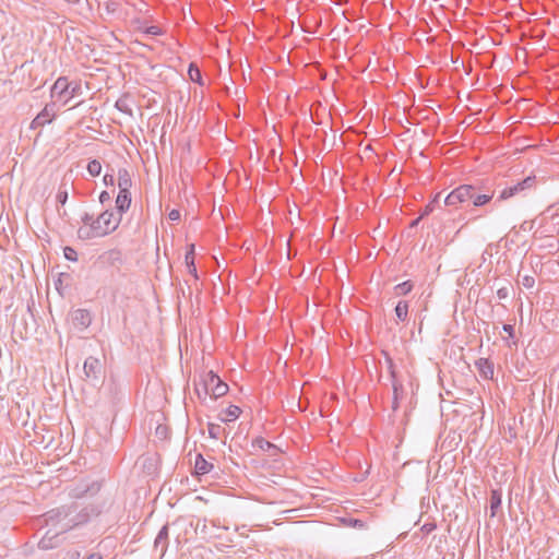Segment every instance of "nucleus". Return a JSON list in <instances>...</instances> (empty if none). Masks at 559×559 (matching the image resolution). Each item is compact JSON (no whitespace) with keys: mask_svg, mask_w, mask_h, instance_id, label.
Listing matches in <instances>:
<instances>
[{"mask_svg":"<svg viewBox=\"0 0 559 559\" xmlns=\"http://www.w3.org/2000/svg\"><path fill=\"white\" fill-rule=\"evenodd\" d=\"M495 198V190L484 185H461L452 190L445 198L448 206L473 205L484 207Z\"/></svg>","mask_w":559,"mask_h":559,"instance_id":"f257e3e1","label":"nucleus"},{"mask_svg":"<svg viewBox=\"0 0 559 559\" xmlns=\"http://www.w3.org/2000/svg\"><path fill=\"white\" fill-rule=\"evenodd\" d=\"M536 186V177L535 176H527L521 181H518L514 185H511L509 187H506L502 189L499 193V195L495 200V205L501 203L502 201L509 200L511 198L518 197V195H526V192L535 188Z\"/></svg>","mask_w":559,"mask_h":559,"instance_id":"f03ea898","label":"nucleus"},{"mask_svg":"<svg viewBox=\"0 0 559 559\" xmlns=\"http://www.w3.org/2000/svg\"><path fill=\"white\" fill-rule=\"evenodd\" d=\"M51 97L64 98L67 104L74 96L82 94L81 82H69L66 76H60L51 86Z\"/></svg>","mask_w":559,"mask_h":559,"instance_id":"7ed1b4c3","label":"nucleus"},{"mask_svg":"<svg viewBox=\"0 0 559 559\" xmlns=\"http://www.w3.org/2000/svg\"><path fill=\"white\" fill-rule=\"evenodd\" d=\"M203 395H211L213 399L224 396L228 392V385L212 370L204 373L201 379Z\"/></svg>","mask_w":559,"mask_h":559,"instance_id":"20e7f679","label":"nucleus"},{"mask_svg":"<svg viewBox=\"0 0 559 559\" xmlns=\"http://www.w3.org/2000/svg\"><path fill=\"white\" fill-rule=\"evenodd\" d=\"M103 509L99 504H88L79 511L75 516L64 522L60 528V532H67L76 526L87 523L92 518H96L102 513Z\"/></svg>","mask_w":559,"mask_h":559,"instance_id":"39448f33","label":"nucleus"},{"mask_svg":"<svg viewBox=\"0 0 559 559\" xmlns=\"http://www.w3.org/2000/svg\"><path fill=\"white\" fill-rule=\"evenodd\" d=\"M100 483L93 480L91 483L81 481L70 491L71 498L81 499L86 496H94L100 490Z\"/></svg>","mask_w":559,"mask_h":559,"instance_id":"423d86ee","label":"nucleus"},{"mask_svg":"<svg viewBox=\"0 0 559 559\" xmlns=\"http://www.w3.org/2000/svg\"><path fill=\"white\" fill-rule=\"evenodd\" d=\"M103 365L96 357L90 356L85 359L83 371L86 381H98L102 374Z\"/></svg>","mask_w":559,"mask_h":559,"instance_id":"0eeeda50","label":"nucleus"},{"mask_svg":"<svg viewBox=\"0 0 559 559\" xmlns=\"http://www.w3.org/2000/svg\"><path fill=\"white\" fill-rule=\"evenodd\" d=\"M74 510H75L74 508L66 507V506L57 508V509H52L45 514V518H46L45 521L47 524H52V525L60 523L62 521L67 522L69 520V516L72 514V512Z\"/></svg>","mask_w":559,"mask_h":559,"instance_id":"6e6552de","label":"nucleus"},{"mask_svg":"<svg viewBox=\"0 0 559 559\" xmlns=\"http://www.w3.org/2000/svg\"><path fill=\"white\" fill-rule=\"evenodd\" d=\"M110 217H112V209H106L96 216V229L102 237L111 235Z\"/></svg>","mask_w":559,"mask_h":559,"instance_id":"1a4fd4ad","label":"nucleus"},{"mask_svg":"<svg viewBox=\"0 0 559 559\" xmlns=\"http://www.w3.org/2000/svg\"><path fill=\"white\" fill-rule=\"evenodd\" d=\"M169 540V526L165 524L158 532L154 540V550L159 551V558L162 559L168 548Z\"/></svg>","mask_w":559,"mask_h":559,"instance_id":"9d476101","label":"nucleus"},{"mask_svg":"<svg viewBox=\"0 0 559 559\" xmlns=\"http://www.w3.org/2000/svg\"><path fill=\"white\" fill-rule=\"evenodd\" d=\"M55 118L53 104L46 105L45 108L33 119L31 123L32 129H37L49 123Z\"/></svg>","mask_w":559,"mask_h":559,"instance_id":"9b49d317","label":"nucleus"},{"mask_svg":"<svg viewBox=\"0 0 559 559\" xmlns=\"http://www.w3.org/2000/svg\"><path fill=\"white\" fill-rule=\"evenodd\" d=\"M252 447L267 452L270 456H277L282 450L274 443L267 441L263 437H257L252 440Z\"/></svg>","mask_w":559,"mask_h":559,"instance_id":"f8f14e48","label":"nucleus"},{"mask_svg":"<svg viewBox=\"0 0 559 559\" xmlns=\"http://www.w3.org/2000/svg\"><path fill=\"white\" fill-rule=\"evenodd\" d=\"M99 259L111 266H119L123 263V255L119 249H110L99 255Z\"/></svg>","mask_w":559,"mask_h":559,"instance_id":"ddd939ff","label":"nucleus"},{"mask_svg":"<svg viewBox=\"0 0 559 559\" xmlns=\"http://www.w3.org/2000/svg\"><path fill=\"white\" fill-rule=\"evenodd\" d=\"M131 203H132L131 191L119 190V192L116 197V201H115L117 212L127 213L131 206Z\"/></svg>","mask_w":559,"mask_h":559,"instance_id":"4468645a","label":"nucleus"},{"mask_svg":"<svg viewBox=\"0 0 559 559\" xmlns=\"http://www.w3.org/2000/svg\"><path fill=\"white\" fill-rule=\"evenodd\" d=\"M72 321L75 326L85 329L91 324L92 316H91L90 311L86 309H76L72 313Z\"/></svg>","mask_w":559,"mask_h":559,"instance_id":"2eb2a0df","label":"nucleus"},{"mask_svg":"<svg viewBox=\"0 0 559 559\" xmlns=\"http://www.w3.org/2000/svg\"><path fill=\"white\" fill-rule=\"evenodd\" d=\"M475 366L479 372V374L484 379H492L495 369H493V362L490 361L488 358H479L476 360Z\"/></svg>","mask_w":559,"mask_h":559,"instance_id":"dca6fc26","label":"nucleus"},{"mask_svg":"<svg viewBox=\"0 0 559 559\" xmlns=\"http://www.w3.org/2000/svg\"><path fill=\"white\" fill-rule=\"evenodd\" d=\"M214 468V465L207 462L201 453L195 455L194 461V474L198 476L206 475L211 473Z\"/></svg>","mask_w":559,"mask_h":559,"instance_id":"f3484780","label":"nucleus"},{"mask_svg":"<svg viewBox=\"0 0 559 559\" xmlns=\"http://www.w3.org/2000/svg\"><path fill=\"white\" fill-rule=\"evenodd\" d=\"M393 399H392V411L396 412L400 407V401L404 397V386L400 380H394L392 383Z\"/></svg>","mask_w":559,"mask_h":559,"instance_id":"a211bd4d","label":"nucleus"},{"mask_svg":"<svg viewBox=\"0 0 559 559\" xmlns=\"http://www.w3.org/2000/svg\"><path fill=\"white\" fill-rule=\"evenodd\" d=\"M132 187V179L129 171L126 168L118 170V188L122 191H130Z\"/></svg>","mask_w":559,"mask_h":559,"instance_id":"6ab92c4d","label":"nucleus"},{"mask_svg":"<svg viewBox=\"0 0 559 559\" xmlns=\"http://www.w3.org/2000/svg\"><path fill=\"white\" fill-rule=\"evenodd\" d=\"M502 493L500 489H492L490 491V516L497 515L498 510L501 508Z\"/></svg>","mask_w":559,"mask_h":559,"instance_id":"aec40b11","label":"nucleus"},{"mask_svg":"<svg viewBox=\"0 0 559 559\" xmlns=\"http://www.w3.org/2000/svg\"><path fill=\"white\" fill-rule=\"evenodd\" d=\"M78 238L81 239V240H90V239H93V238H102V236H99L97 229L95 226L93 227H90V226H81L79 227L78 231Z\"/></svg>","mask_w":559,"mask_h":559,"instance_id":"412c9836","label":"nucleus"},{"mask_svg":"<svg viewBox=\"0 0 559 559\" xmlns=\"http://www.w3.org/2000/svg\"><path fill=\"white\" fill-rule=\"evenodd\" d=\"M188 75H189V79H190L192 82L198 83L200 86H203V85H204V81H203V78H202L201 71H200L199 67L197 66V63L191 62V63L189 64V68H188Z\"/></svg>","mask_w":559,"mask_h":559,"instance_id":"4be33fe9","label":"nucleus"},{"mask_svg":"<svg viewBox=\"0 0 559 559\" xmlns=\"http://www.w3.org/2000/svg\"><path fill=\"white\" fill-rule=\"evenodd\" d=\"M133 24L136 25V29H140L147 35L159 36L163 34V29L156 25L144 27L140 19L134 20Z\"/></svg>","mask_w":559,"mask_h":559,"instance_id":"5701e85b","label":"nucleus"},{"mask_svg":"<svg viewBox=\"0 0 559 559\" xmlns=\"http://www.w3.org/2000/svg\"><path fill=\"white\" fill-rule=\"evenodd\" d=\"M396 319L401 322H405L408 317V302L400 300L394 309Z\"/></svg>","mask_w":559,"mask_h":559,"instance_id":"b1692460","label":"nucleus"},{"mask_svg":"<svg viewBox=\"0 0 559 559\" xmlns=\"http://www.w3.org/2000/svg\"><path fill=\"white\" fill-rule=\"evenodd\" d=\"M224 414H225V417L221 418L222 421H224V423L233 421V420H236L240 416L241 408L237 405H230L224 411Z\"/></svg>","mask_w":559,"mask_h":559,"instance_id":"393cba45","label":"nucleus"},{"mask_svg":"<svg viewBox=\"0 0 559 559\" xmlns=\"http://www.w3.org/2000/svg\"><path fill=\"white\" fill-rule=\"evenodd\" d=\"M414 285L412 281H405L394 286V294L396 296H404L412 292Z\"/></svg>","mask_w":559,"mask_h":559,"instance_id":"a878e982","label":"nucleus"},{"mask_svg":"<svg viewBox=\"0 0 559 559\" xmlns=\"http://www.w3.org/2000/svg\"><path fill=\"white\" fill-rule=\"evenodd\" d=\"M68 194H69V192H68L67 183L63 181V182H61L58 193L56 195L57 202L63 206L68 201Z\"/></svg>","mask_w":559,"mask_h":559,"instance_id":"bb28decb","label":"nucleus"},{"mask_svg":"<svg viewBox=\"0 0 559 559\" xmlns=\"http://www.w3.org/2000/svg\"><path fill=\"white\" fill-rule=\"evenodd\" d=\"M385 362H386L391 383H394V380H399L397 372H396L395 364H394L393 359L386 353H385Z\"/></svg>","mask_w":559,"mask_h":559,"instance_id":"cd10ccee","label":"nucleus"},{"mask_svg":"<svg viewBox=\"0 0 559 559\" xmlns=\"http://www.w3.org/2000/svg\"><path fill=\"white\" fill-rule=\"evenodd\" d=\"M87 171L92 177H97L102 173V164L98 159H92L87 164Z\"/></svg>","mask_w":559,"mask_h":559,"instance_id":"c85d7f7f","label":"nucleus"},{"mask_svg":"<svg viewBox=\"0 0 559 559\" xmlns=\"http://www.w3.org/2000/svg\"><path fill=\"white\" fill-rule=\"evenodd\" d=\"M48 534L49 532L39 540L38 546L40 549H50L55 546L52 540L58 536V533H55L52 536H48Z\"/></svg>","mask_w":559,"mask_h":559,"instance_id":"c756f323","label":"nucleus"},{"mask_svg":"<svg viewBox=\"0 0 559 559\" xmlns=\"http://www.w3.org/2000/svg\"><path fill=\"white\" fill-rule=\"evenodd\" d=\"M209 436L212 439H218L221 433L225 431L221 425L210 423L207 425Z\"/></svg>","mask_w":559,"mask_h":559,"instance_id":"7c9ffc66","label":"nucleus"},{"mask_svg":"<svg viewBox=\"0 0 559 559\" xmlns=\"http://www.w3.org/2000/svg\"><path fill=\"white\" fill-rule=\"evenodd\" d=\"M194 245L191 243L188 246V249L186 251V254H185V262H186V265H192L195 263V252H194Z\"/></svg>","mask_w":559,"mask_h":559,"instance_id":"2f4dec72","label":"nucleus"},{"mask_svg":"<svg viewBox=\"0 0 559 559\" xmlns=\"http://www.w3.org/2000/svg\"><path fill=\"white\" fill-rule=\"evenodd\" d=\"M124 213L115 212L112 210V217H110L111 233L116 231L121 224L122 216Z\"/></svg>","mask_w":559,"mask_h":559,"instance_id":"473e14b6","label":"nucleus"},{"mask_svg":"<svg viewBox=\"0 0 559 559\" xmlns=\"http://www.w3.org/2000/svg\"><path fill=\"white\" fill-rule=\"evenodd\" d=\"M343 523L349 527L359 528V530H362L366 526V524L362 520L353 519V518L343 519Z\"/></svg>","mask_w":559,"mask_h":559,"instance_id":"72a5a7b5","label":"nucleus"},{"mask_svg":"<svg viewBox=\"0 0 559 559\" xmlns=\"http://www.w3.org/2000/svg\"><path fill=\"white\" fill-rule=\"evenodd\" d=\"M115 107H116L119 111H121V112H123V114H127V115H130V116L132 115V109L128 106V104H127V99H126V98H123V97L119 98V99L116 102Z\"/></svg>","mask_w":559,"mask_h":559,"instance_id":"f704fd0d","label":"nucleus"},{"mask_svg":"<svg viewBox=\"0 0 559 559\" xmlns=\"http://www.w3.org/2000/svg\"><path fill=\"white\" fill-rule=\"evenodd\" d=\"M120 7V2L118 0H108L105 2V11L107 14H115Z\"/></svg>","mask_w":559,"mask_h":559,"instance_id":"c9c22d12","label":"nucleus"},{"mask_svg":"<svg viewBox=\"0 0 559 559\" xmlns=\"http://www.w3.org/2000/svg\"><path fill=\"white\" fill-rule=\"evenodd\" d=\"M81 222L83 223V226H96V217L87 212L82 215Z\"/></svg>","mask_w":559,"mask_h":559,"instance_id":"e433bc0d","label":"nucleus"},{"mask_svg":"<svg viewBox=\"0 0 559 559\" xmlns=\"http://www.w3.org/2000/svg\"><path fill=\"white\" fill-rule=\"evenodd\" d=\"M64 258L69 261H76L78 260V253L72 247H66L63 249Z\"/></svg>","mask_w":559,"mask_h":559,"instance_id":"4c0bfd02","label":"nucleus"},{"mask_svg":"<svg viewBox=\"0 0 559 559\" xmlns=\"http://www.w3.org/2000/svg\"><path fill=\"white\" fill-rule=\"evenodd\" d=\"M535 284V278L531 275H525L522 277V285L525 288H532Z\"/></svg>","mask_w":559,"mask_h":559,"instance_id":"58836bf2","label":"nucleus"},{"mask_svg":"<svg viewBox=\"0 0 559 559\" xmlns=\"http://www.w3.org/2000/svg\"><path fill=\"white\" fill-rule=\"evenodd\" d=\"M98 200H99V203L102 205H104V204L110 202L111 195H110V193L108 191L104 190V191L100 192V194L98 197Z\"/></svg>","mask_w":559,"mask_h":559,"instance_id":"ea45409f","label":"nucleus"},{"mask_svg":"<svg viewBox=\"0 0 559 559\" xmlns=\"http://www.w3.org/2000/svg\"><path fill=\"white\" fill-rule=\"evenodd\" d=\"M497 296L499 299H507L510 296V289L509 287H500L497 290Z\"/></svg>","mask_w":559,"mask_h":559,"instance_id":"a19ab883","label":"nucleus"},{"mask_svg":"<svg viewBox=\"0 0 559 559\" xmlns=\"http://www.w3.org/2000/svg\"><path fill=\"white\" fill-rule=\"evenodd\" d=\"M437 528V525L435 522H428V523H425L423 526H421V531L425 533V534H430L431 532H433Z\"/></svg>","mask_w":559,"mask_h":559,"instance_id":"79ce46f5","label":"nucleus"},{"mask_svg":"<svg viewBox=\"0 0 559 559\" xmlns=\"http://www.w3.org/2000/svg\"><path fill=\"white\" fill-rule=\"evenodd\" d=\"M435 210V205H433V202H429L423 210V212L420 213V217L424 218L426 216H428L430 213H432V211Z\"/></svg>","mask_w":559,"mask_h":559,"instance_id":"37998d69","label":"nucleus"},{"mask_svg":"<svg viewBox=\"0 0 559 559\" xmlns=\"http://www.w3.org/2000/svg\"><path fill=\"white\" fill-rule=\"evenodd\" d=\"M103 182L106 187H111L115 185V178H114V175L111 174H105V176L103 177Z\"/></svg>","mask_w":559,"mask_h":559,"instance_id":"c03bdc74","label":"nucleus"},{"mask_svg":"<svg viewBox=\"0 0 559 559\" xmlns=\"http://www.w3.org/2000/svg\"><path fill=\"white\" fill-rule=\"evenodd\" d=\"M168 218L170 221H179L180 219V212L179 210H176V209H173L169 213H168Z\"/></svg>","mask_w":559,"mask_h":559,"instance_id":"a18cd8bd","label":"nucleus"},{"mask_svg":"<svg viewBox=\"0 0 559 559\" xmlns=\"http://www.w3.org/2000/svg\"><path fill=\"white\" fill-rule=\"evenodd\" d=\"M187 267H188L189 274H191L195 280H198L199 275H198L195 263L193 264V266L192 265H187Z\"/></svg>","mask_w":559,"mask_h":559,"instance_id":"49530a36","label":"nucleus"},{"mask_svg":"<svg viewBox=\"0 0 559 559\" xmlns=\"http://www.w3.org/2000/svg\"><path fill=\"white\" fill-rule=\"evenodd\" d=\"M503 331L509 334V336L513 337L514 335V326L511 324H503L502 326Z\"/></svg>","mask_w":559,"mask_h":559,"instance_id":"de8ad7c7","label":"nucleus"},{"mask_svg":"<svg viewBox=\"0 0 559 559\" xmlns=\"http://www.w3.org/2000/svg\"><path fill=\"white\" fill-rule=\"evenodd\" d=\"M195 393L198 394L199 399H204L205 397L203 395V388H202L201 381L195 384Z\"/></svg>","mask_w":559,"mask_h":559,"instance_id":"09e8293b","label":"nucleus"},{"mask_svg":"<svg viewBox=\"0 0 559 559\" xmlns=\"http://www.w3.org/2000/svg\"><path fill=\"white\" fill-rule=\"evenodd\" d=\"M423 218L420 216H418L417 218L413 219L409 224V227L411 228H415L418 226L419 222L421 221Z\"/></svg>","mask_w":559,"mask_h":559,"instance_id":"8fccbe9b","label":"nucleus"},{"mask_svg":"<svg viewBox=\"0 0 559 559\" xmlns=\"http://www.w3.org/2000/svg\"><path fill=\"white\" fill-rule=\"evenodd\" d=\"M166 429H167V428H166L165 426H158V427L156 428V433H157V435H163V433H165Z\"/></svg>","mask_w":559,"mask_h":559,"instance_id":"3c124183","label":"nucleus"},{"mask_svg":"<svg viewBox=\"0 0 559 559\" xmlns=\"http://www.w3.org/2000/svg\"><path fill=\"white\" fill-rule=\"evenodd\" d=\"M336 5H343L348 2V0H331Z\"/></svg>","mask_w":559,"mask_h":559,"instance_id":"603ef678","label":"nucleus"},{"mask_svg":"<svg viewBox=\"0 0 559 559\" xmlns=\"http://www.w3.org/2000/svg\"><path fill=\"white\" fill-rule=\"evenodd\" d=\"M441 197V192H438L435 198L432 199L431 202H433V205L438 204L439 203V199Z\"/></svg>","mask_w":559,"mask_h":559,"instance_id":"864d4df0","label":"nucleus"},{"mask_svg":"<svg viewBox=\"0 0 559 559\" xmlns=\"http://www.w3.org/2000/svg\"><path fill=\"white\" fill-rule=\"evenodd\" d=\"M85 559H103V558H102V556H100V555H98V554H92V555H90V556H88L87 558H85Z\"/></svg>","mask_w":559,"mask_h":559,"instance_id":"5fc2aeb1","label":"nucleus"},{"mask_svg":"<svg viewBox=\"0 0 559 559\" xmlns=\"http://www.w3.org/2000/svg\"><path fill=\"white\" fill-rule=\"evenodd\" d=\"M63 275H64V274H61L60 276H63ZM61 283H62V280H61V277H59L58 282L56 283V288H57L58 290H60V285H61Z\"/></svg>","mask_w":559,"mask_h":559,"instance_id":"6e6d98bb","label":"nucleus"},{"mask_svg":"<svg viewBox=\"0 0 559 559\" xmlns=\"http://www.w3.org/2000/svg\"><path fill=\"white\" fill-rule=\"evenodd\" d=\"M68 3L78 4L81 0H66Z\"/></svg>","mask_w":559,"mask_h":559,"instance_id":"4d7b16f0","label":"nucleus"},{"mask_svg":"<svg viewBox=\"0 0 559 559\" xmlns=\"http://www.w3.org/2000/svg\"><path fill=\"white\" fill-rule=\"evenodd\" d=\"M59 215H60L61 217H64V216L67 215V211H63L62 213L59 211Z\"/></svg>","mask_w":559,"mask_h":559,"instance_id":"13d9d810","label":"nucleus"}]
</instances>
